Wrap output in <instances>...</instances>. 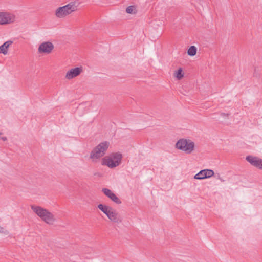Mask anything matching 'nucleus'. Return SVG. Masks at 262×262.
Instances as JSON below:
<instances>
[{"label":"nucleus","mask_w":262,"mask_h":262,"mask_svg":"<svg viewBox=\"0 0 262 262\" xmlns=\"http://www.w3.org/2000/svg\"><path fill=\"white\" fill-rule=\"evenodd\" d=\"M76 10V6L74 3H70L67 5L60 7L55 11V15L58 18H63L70 14Z\"/></svg>","instance_id":"obj_6"},{"label":"nucleus","mask_w":262,"mask_h":262,"mask_svg":"<svg viewBox=\"0 0 262 262\" xmlns=\"http://www.w3.org/2000/svg\"><path fill=\"white\" fill-rule=\"evenodd\" d=\"M108 146L109 143L107 141L100 143L92 150L90 156V158L93 162H96L105 154Z\"/></svg>","instance_id":"obj_3"},{"label":"nucleus","mask_w":262,"mask_h":262,"mask_svg":"<svg viewBox=\"0 0 262 262\" xmlns=\"http://www.w3.org/2000/svg\"><path fill=\"white\" fill-rule=\"evenodd\" d=\"M98 208L106 215L111 222L118 224L122 222L121 216L111 207L100 204L98 205Z\"/></svg>","instance_id":"obj_2"},{"label":"nucleus","mask_w":262,"mask_h":262,"mask_svg":"<svg viewBox=\"0 0 262 262\" xmlns=\"http://www.w3.org/2000/svg\"><path fill=\"white\" fill-rule=\"evenodd\" d=\"M53 44L50 41H46L41 43L38 49L39 53L50 54L54 49Z\"/></svg>","instance_id":"obj_7"},{"label":"nucleus","mask_w":262,"mask_h":262,"mask_svg":"<svg viewBox=\"0 0 262 262\" xmlns=\"http://www.w3.org/2000/svg\"><path fill=\"white\" fill-rule=\"evenodd\" d=\"M82 72V68L81 67L71 69L67 72L66 78L69 80L72 79L79 75Z\"/></svg>","instance_id":"obj_10"},{"label":"nucleus","mask_w":262,"mask_h":262,"mask_svg":"<svg viewBox=\"0 0 262 262\" xmlns=\"http://www.w3.org/2000/svg\"><path fill=\"white\" fill-rule=\"evenodd\" d=\"M12 43V41L8 40L1 46L0 53H3L4 55L7 54L8 53V48Z\"/></svg>","instance_id":"obj_13"},{"label":"nucleus","mask_w":262,"mask_h":262,"mask_svg":"<svg viewBox=\"0 0 262 262\" xmlns=\"http://www.w3.org/2000/svg\"><path fill=\"white\" fill-rule=\"evenodd\" d=\"M102 191L104 194L110 198L112 201L117 204L121 203L120 200L116 196V195L113 193L111 190L107 188H102Z\"/></svg>","instance_id":"obj_12"},{"label":"nucleus","mask_w":262,"mask_h":262,"mask_svg":"<svg viewBox=\"0 0 262 262\" xmlns=\"http://www.w3.org/2000/svg\"><path fill=\"white\" fill-rule=\"evenodd\" d=\"M31 208L43 221L49 225H53L56 219L54 215L48 210L39 206L32 205Z\"/></svg>","instance_id":"obj_1"},{"label":"nucleus","mask_w":262,"mask_h":262,"mask_svg":"<svg viewBox=\"0 0 262 262\" xmlns=\"http://www.w3.org/2000/svg\"><path fill=\"white\" fill-rule=\"evenodd\" d=\"M214 173L212 170L211 169H204L201 170L199 172L196 174L194 178L195 179L202 180L205 178H210L214 175Z\"/></svg>","instance_id":"obj_8"},{"label":"nucleus","mask_w":262,"mask_h":262,"mask_svg":"<svg viewBox=\"0 0 262 262\" xmlns=\"http://www.w3.org/2000/svg\"><path fill=\"white\" fill-rule=\"evenodd\" d=\"M246 160L252 165L262 170V159L257 157L248 156L246 158Z\"/></svg>","instance_id":"obj_9"},{"label":"nucleus","mask_w":262,"mask_h":262,"mask_svg":"<svg viewBox=\"0 0 262 262\" xmlns=\"http://www.w3.org/2000/svg\"><path fill=\"white\" fill-rule=\"evenodd\" d=\"M253 76L255 77H258L259 76V73L257 71V69L255 68Z\"/></svg>","instance_id":"obj_18"},{"label":"nucleus","mask_w":262,"mask_h":262,"mask_svg":"<svg viewBox=\"0 0 262 262\" xmlns=\"http://www.w3.org/2000/svg\"><path fill=\"white\" fill-rule=\"evenodd\" d=\"M197 49L194 46H191L187 51V54L191 56H194L196 54Z\"/></svg>","instance_id":"obj_15"},{"label":"nucleus","mask_w":262,"mask_h":262,"mask_svg":"<svg viewBox=\"0 0 262 262\" xmlns=\"http://www.w3.org/2000/svg\"><path fill=\"white\" fill-rule=\"evenodd\" d=\"M182 72L183 71L182 68H179L176 71V76L179 80L181 79L184 77V74Z\"/></svg>","instance_id":"obj_16"},{"label":"nucleus","mask_w":262,"mask_h":262,"mask_svg":"<svg viewBox=\"0 0 262 262\" xmlns=\"http://www.w3.org/2000/svg\"><path fill=\"white\" fill-rule=\"evenodd\" d=\"M176 147L187 154H190L194 149V143L191 140L182 138L177 141Z\"/></svg>","instance_id":"obj_5"},{"label":"nucleus","mask_w":262,"mask_h":262,"mask_svg":"<svg viewBox=\"0 0 262 262\" xmlns=\"http://www.w3.org/2000/svg\"><path fill=\"white\" fill-rule=\"evenodd\" d=\"M122 156L119 152L113 153L110 156H106L102 160L101 164L106 165L109 168H115L119 165L121 162Z\"/></svg>","instance_id":"obj_4"},{"label":"nucleus","mask_w":262,"mask_h":262,"mask_svg":"<svg viewBox=\"0 0 262 262\" xmlns=\"http://www.w3.org/2000/svg\"><path fill=\"white\" fill-rule=\"evenodd\" d=\"M126 12L128 14H135L137 12V7L135 5H131L126 9Z\"/></svg>","instance_id":"obj_14"},{"label":"nucleus","mask_w":262,"mask_h":262,"mask_svg":"<svg viewBox=\"0 0 262 262\" xmlns=\"http://www.w3.org/2000/svg\"><path fill=\"white\" fill-rule=\"evenodd\" d=\"M14 17L10 14L6 12L0 13V24L5 25L11 23L14 21Z\"/></svg>","instance_id":"obj_11"},{"label":"nucleus","mask_w":262,"mask_h":262,"mask_svg":"<svg viewBox=\"0 0 262 262\" xmlns=\"http://www.w3.org/2000/svg\"><path fill=\"white\" fill-rule=\"evenodd\" d=\"M221 115L223 117H228L229 114L228 113H222Z\"/></svg>","instance_id":"obj_19"},{"label":"nucleus","mask_w":262,"mask_h":262,"mask_svg":"<svg viewBox=\"0 0 262 262\" xmlns=\"http://www.w3.org/2000/svg\"><path fill=\"white\" fill-rule=\"evenodd\" d=\"M0 233H3V234H6V235H8V234H9V232L0 226Z\"/></svg>","instance_id":"obj_17"}]
</instances>
